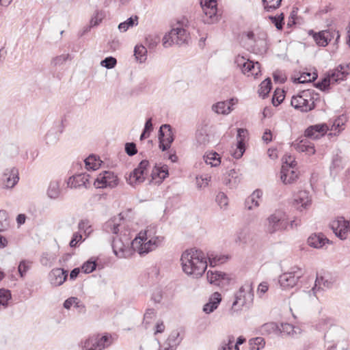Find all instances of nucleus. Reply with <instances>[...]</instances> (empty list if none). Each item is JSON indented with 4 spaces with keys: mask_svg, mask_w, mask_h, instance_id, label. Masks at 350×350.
Segmentation results:
<instances>
[{
    "mask_svg": "<svg viewBox=\"0 0 350 350\" xmlns=\"http://www.w3.org/2000/svg\"><path fill=\"white\" fill-rule=\"evenodd\" d=\"M134 55L137 61L144 62L147 59V49L143 45H137L134 49Z\"/></svg>",
    "mask_w": 350,
    "mask_h": 350,
    "instance_id": "40",
    "label": "nucleus"
},
{
    "mask_svg": "<svg viewBox=\"0 0 350 350\" xmlns=\"http://www.w3.org/2000/svg\"><path fill=\"white\" fill-rule=\"evenodd\" d=\"M118 184V178L113 172L104 171L100 173L95 180L94 185L98 188H113Z\"/></svg>",
    "mask_w": 350,
    "mask_h": 350,
    "instance_id": "12",
    "label": "nucleus"
},
{
    "mask_svg": "<svg viewBox=\"0 0 350 350\" xmlns=\"http://www.w3.org/2000/svg\"><path fill=\"white\" fill-rule=\"evenodd\" d=\"M47 196L52 200L57 199L61 195L60 181L51 180L46 191Z\"/></svg>",
    "mask_w": 350,
    "mask_h": 350,
    "instance_id": "30",
    "label": "nucleus"
},
{
    "mask_svg": "<svg viewBox=\"0 0 350 350\" xmlns=\"http://www.w3.org/2000/svg\"><path fill=\"white\" fill-rule=\"evenodd\" d=\"M123 220L124 217L122 214L120 213L118 215L115 216L106 221L103 226V230L106 232L117 234Z\"/></svg>",
    "mask_w": 350,
    "mask_h": 350,
    "instance_id": "22",
    "label": "nucleus"
},
{
    "mask_svg": "<svg viewBox=\"0 0 350 350\" xmlns=\"http://www.w3.org/2000/svg\"><path fill=\"white\" fill-rule=\"evenodd\" d=\"M160 42V38L157 34L148 35L146 38V44L149 49H154Z\"/></svg>",
    "mask_w": 350,
    "mask_h": 350,
    "instance_id": "50",
    "label": "nucleus"
},
{
    "mask_svg": "<svg viewBox=\"0 0 350 350\" xmlns=\"http://www.w3.org/2000/svg\"><path fill=\"white\" fill-rule=\"evenodd\" d=\"M10 299V291L4 288H0V305L6 308L8 306V302Z\"/></svg>",
    "mask_w": 350,
    "mask_h": 350,
    "instance_id": "48",
    "label": "nucleus"
},
{
    "mask_svg": "<svg viewBox=\"0 0 350 350\" xmlns=\"http://www.w3.org/2000/svg\"><path fill=\"white\" fill-rule=\"evenodd\" d=\"M90 176L88 174L82 173L70 176L68 181L67 185L70 188H79L84 186L88 187L87 183L89 180Z\"/></svg>",
    "mask_w": 350,
    "mask_h": 350,
    "instance_id": "25",
    "label": "nucleus"
},
{
    "mask_svg": "<svg viewBox=\"0 0 350 350\" xmlns=\"http://www.w3.org/2000/svg\"><path fill=\"white\" fill-rule=\"evenodd\" d=\"M174 139L171 126L170 124H163L159 131V148L163 151L168 150Z\"/></svg>",
    "mask_w": 350,
    "mask_h": 350,
    "instance_id": "13",
    "label": "nucleus"
},
{
    "mask_svg": "<svg viewBox=\"0 0 350 350\" xmlns=\"http://www.w3.org/2000/svg\"><path fill=\"white\" fill-rule=\"evenodd\" d=\"M247 130L245 129H239L237 130V148L232 153L235 159H240L245 152V142L247 137Z\"/></svg>",
    "mask_w": 350,
    "mask_h": 350,
    "instance_id": "18",
    "label": "nucleus"
},
{
    "mask_svg": "<svg viewBox=\"0 0 350 350\" xmlns=\"http://www.w3.org/2000/svg\"><path fill=\"white\" fill-rule=\"evenodd\" d=\"M180 261L183 271L193 278L201 277L207 268L206 258L201 250H187L183 253Z\"/></svg>",
    "mask_w": 350,
    "mask_h": 350,
    "instance_id": "1",
    "label": "nucleus"
},
{
    "mask_svg": "<svg viewBox=\"0 0 350 350\" xmlns=\"http://www.w3.org/2000/svg\"><path fill=\"white\" fill-rule=\"evenodd\" d=\"M311 203L309 193L306 191H299L295 195L293 204L300 211L306 208Z\"/></svg>",
    "mask_w": 350,
    "mask_h": 350,
    "instance_id": "23",
    "label": "nucleus"
},
{
    "mask_svg": "<svg viewBox=\"0 0 350 350\" xmlns=\"http://www.w3.org/2000/svg\"><path fill=\"white\" fill-rule=\"evenodd\" d=\"M268 283L267 282H262L258 285L257 293L260 296H261V295L265 293L268 291Z\"/></svg>",
    "mask_w": 350,
    "mask_h": 350,
    "instance_id": "62",
    "label": "nucleus"
},
{
    "mask_svg": "<svg viewBox=\"0 0 350 350\" xmlns=\"http://www.w3.org/2000/svg\"><path fill=\"white\" fill-rule=\"evenodd\" d=\"M84 162L88 170H96L100 166L102 161L95 155L91 154L84 160Z\"/></svg>",
    "mask_w": 350,
    "mask_h": 350,
    "instance_id": "37",
    "label": "nucleus"
},
{
    "mask_svg": "<svg viewBox=\"0 0 350 350\" xmlns=\"http://www.w3.org/2000/svg\"><path fill=\"white\" fill-rule=\"evenodd\" d=\"M283 160V165H288L292 166V167H295V165H297L294 158L291 156H285Z\"/></svg>",
    "mask_w": 350,
    "mask_h": 350,
    "instance_id": "64",
    "label": "nucleus"
},
{
    "mask_svg": "<svg viewBox=\"0 0 350 350\" xmlns=\"http://www.w3.org/2000/svg\"><path fill=\"white\" fill-rule=\"evenodd\" d=\"M344 68L342 65L338 66L336 69L331 70L328 73L331 82H338L342 81L346 77L347 73L343 70Z\"/></svg>",
    "mask_w": 350,
    "mask_h": 350,
    "instance_id": "32",
    "label": "nucleus"
},
{
    "mask_svg": "<svg viewBox=\"0 0 350 350\" xmlns=\"http://www.w3.org/2000/svg\"><path fill=\"white\" fill-rule=\"evenodd\" d=\"M288 221L286 213L281 211H277L267 219L265 224L266 231L269 234H273L277 231L287 230Z\"/></svg>",
    "mask_w": 350,
    "mask_h": 350,
    "instance_id": "5",
    "label": "nucleus"
},
{
    "mask_svg": "<svg viewBox=\"0 0 350 350\" xmlns=\"http://www.w3.org/2000/svg\"><path fill=\"white\" fill-rule=\"evenodd\" d=\"M154 233L151 228L141 231L131 242L132 247L143 256L161 246L164 241V237L154 236Z\"/></svg>",
    "mask_w": 350,
    "mask_h": 350,
    "instance_id": "2",
    "label": "nucleus"
},
{
    "mask_svg": "<svg viewBox=\"0 0 350 350\" xmlns=\"http://www.w3.org/2000/svg\"><path fill=\"white\" fill-rule=\"evenodd\" d=\"M305 271L298 267L293 266L290 269L279 277V283L284 289L291 288L295 286L299 280L303 277Z\"/></svg>",
    "mask_w": 350,
    "mask_h": 350,
    "instance_id": "7",
    "label": "nucleus"
},
{
    "mask_svg": "<svg viewBox=\"0 0 350 350\" xmlns=\"http://www.w3.org/2000/svg\"><path fill=\"white\" fill-rule=\"evenodd\" d=\"M261 332L263 334H275L279 335V325L274 322L265 323L261 327Z\"/></svg>",
    "mask_w": 350,
    "mask_h": 350,
    "instance_id": "36",
    "label": "nucleus"
},
{
    "mask_svg": "<svg viewBox=\"0 0 350 350\" xmlns=\"http://www.w3.org/2000/svg\"><path fill=\"white\" fill-rule=\"evenodd\" d=\"M279 329V334L282 336H294L297 334L295 327L290 323H281Z\"/></svg>",
    "mask_w": 350,
    "mask_h": 350,
    "instance_id": "41",
    "label": "nucleus"
},
{
    "mask_svg": "<svg viewBox=\"0 0 350 350\" xmlns=\"http://www.w3.org/2000/svg\"><path fill=\"white\" fill-rule=\"evenodd\" d=\"M250 350H260L264 347L265 340L262 337H256L250 340L249 341Z\"/></svg>",
    "mask_w": 350,
    "mask_h": 350,
    "instance_id": "44",
    "label": "nucleus"
},
{
    "mask_svg": "<svg viewBox=\"0 0 350 350\" xmlns=\"http://www.w3.org/2000/svg\"><path fill=\"white\" fill-rule=\"evenodd\" d=\"M149 161L142 160L138 166L130 174L127 181L130 185H134L143 183L148 173Z\"/></svg>",
    "mask_w": 350,
    "mask_h": 350,
    "instance_id": "8",
    "label": "nucleus"
},
{
    "mask_svg": "<svg viewBox=\"0 0 350 350\" xmlns=\"http://www.w3.org/2000/svg\"><path fill=\"white\" fill-rule=\"evenodd\" d=\"M298 178V174L295 167L288 165H282L280 172V179L285 185L294 183Z\"/></svg>",
    "mask_w": 350,
    "mask_h": 350,
    "instance_id": "20",
    "label": "nucleus"
},
{
    "mask_svg": "<svg viewBox=\"0 0 350 350\" xmlns=\"http://www.w3.org/2000/svg\"><path fill=\"white\" fill-rule=\"evenodd\" d=\"M203 159L206 164L211 165L212 167L218 166L221 163L220 157L216 152L206 153L203 157Z\"/></svg>",
    "mask_w": 350,
    "mask_h": 350,
    "instance_id": "34",
    "label": "nucleus"
},
{
    "mask_svg": "<svg viewBox=\"0 0 350 350\" xmlns=\"http://www.w3.org/2000/svg\"><path fill=\"white\" fill-rule=\"evenodd\" d=\"M69 54H62L53 57L51 61V65L53 67L60 66L65 64L69 58Z\"/></svg>",
    "mask_w": 350,
    "mask_h": 350,
    "instance_id": "47",
    "label": "nucleus"
},
{
    "mask_svg": "<svg viewBox=\"0 0 350 350\" xmlns=\"http://www.w3.org/2000/svg\"><path fill=\"white\" fill-rule=\"evenodd\" d=\"M78 228L83 231V233L88 237L93 231L92 225L88 219H82L78 224Z\"/></svg>",
    "mask_w": 350,
    "mask_h": 350,
    "instance_id": "42",
    "label": "nucleus"
},
{
    "mask_svg": "<svg viewBox=\"0 0 350 350\" xmlns=\"http://www.w3.org/2000/svg\"><path fill=\"white\" fill-rule=\"evenodd\" d=\"M138 16L135 15L132 16L125 21L121 23L118 25V29L121 32L126 31L129 28L137 26L138 25Z\"/></svg>",
    "mask_w": 350,
    "mask_h": 350,
    "instance_id": "35",
    "label": "nucleus"
},
{
    "mask_svg": "<svg viewBox=\"0 0 350 350\" xmlns=\"http://www.w3.org/2000/svg\"><path fill=\"white\" fill-rule=\"evenodd\" d=\"M318 96L313 90H305L293 96L291 104L295 109L306 113L315 108L314 102L318 99Z\"/></svg>",
    "mask_w": 350,
    "mask_h": 350,
    "instance_id": "4",
    "label": "nucleus"
},
{
    "mask_svg": "<svg viewBox=\"0 0 350 350\" xmlns=\"http://www.w3.org/2000/svg\"><path fill=\"white\" fill-rule=\"evenodd\" d=\"M331 83L330 78L327 75L326 77L323 79L321 81H319L315 84V86L320 90L325 91L328 88Z\"/></svg>",
    "mask_w": 350,
    "mask_h": 350,
    "instance_id": "57",
    "label": "nucleus"
},
{
    "mask_svg": "<svg viewBox=\"0 0 350 350\" xmlns=\"http://www.w3.org/2000/svg\"><path fill=\"white\" fill-rule=\"evenodd\" d=\"M317 78L316 73L313 74V76L309 72L303 73L299 78L295 79V82L299 83H304L307 82H312Z\"/></svg>",
    "mask_w": 350,
    "mask_h": 350,
    "instance_id": "49",
    "label": "nucleus"
},
{
    "mask_svg": "<svg viewBox=\"0 0 350 350\" xmlns=\"http://www.w3.org/2000/svg\"><path fill=\"white\" fill-rule=\"evenodd\" d=\"M265 9L270 12L272 10L278 8L282 2V0H262Z\"/></svg>",
    "mask_w": 350,
    "mask_h": 350,
    "instance_id": "51",
    "label": "nucleus"
},
{
    "mask_svg": "<svg viewBox=\"0 0 350 350\" xmlns=\"http://www.w3.org/2000/svg\"><path fill=\"white\" fill-rule=\"evenodd\" d=\"M105 13L102 10H96L90 20L92 27L97 26L105 18Z\"/></svg>",
    "mask_w": 350,
    "mask_h": 350,
    "instance_id": "45",
    "label": "nucleus"
},
{
    "mask_svg": "<svg viewBox=\"0 0 350 350\" xmlns=\"http://www.w3.org/2000/svg\"><path fill=\"white\" fill-rule=\"evenodd\" d=\"M82 241V235L78 232H75L73 234L69 245L71 247H75L79 243H81Z\"/></svg>",
    "mask_w": 350,
    "mask_h": 350,
    "instance_id": "61",
    "label": "nucleus"
},
{
    "mask_svg": "<svg viewBox=\"0 0 350 350\" xmlns=\"http://www.w3.org/2000/svg\"><path fill=\"white\" fill-rule=\"evenodd\" d=\"M215 200L221 208H226L228 204L227 196L224 192H219Z\"/></svg>",
    "mask_w": 350,
    "mask_h": 350,
    "instance_id": "53",
    "label": "nucleus"
},
{
    "mask_svg": "<svg viewBox=\"0 0 350 350\" xmlns=\"http://www.w3.org/2000/svg\"><path fill=\"white\" fill-rule=\"evenodd\" d=\"M327 281H324V279L322 276L319 277L317 276L315 280V284L314 287L312 288V291L315 293L317 290H319L321 288V285L323 284L324 286H326V284H327Z\"/></svg>",
    "mask_w": 350,
    "mask_h": 350,
    "instance_id": "60",
    "label": "nucleus"
},
{
    "mask_svg": "<svg viewBox=\"0 0 350 350\" xmlns=\"http://www.w3.org/2000/svg\"><path fill=\"white\" fill-rule=\"evenodd\" d=\"M254 299L252 283L244 284L235 295V299L230 310V314L234 315L241 311L243 307L249 308Z\"/></svg>",
    "mask_w": 350,
    "mask_h": 350,
    "instance_id": "3",
    "label": "nucleus"
},
{
    "mask_svg": "<svg viewBox=\"0 0 350 350\" xmlns=\"http://www.w3.org/2000/svg\"><path fill=\"white\" fill-rule=\"evenodd\" d=\"M293 146L297 151L305 152L309 155L315 153L314 144L308 142L306 139H301L299 143L293 144Z\"/></svg>",
    "mask_w": 350,
    "mask_h": 350,
    "instance_id": "31",
    "label": "nucleus"
},
{
    "mask_svg": "<svg viewBox=\"0 0 350 350\" xmlns=\"http://www.w3.org/2000/svg\"><path fill=\"white\" fill-rule=\"evenodd\" d=\"M208 258L211 267H215L217 265L222 264L227 259L224 256H214L213 254H208Z\"/></svg>",
    "mask_w": 350,
    "mask_h": 350,
    "instance_id": "46",
    "label": "nucleus"
},
{
    "mask_svg": "<svg viewBox=\"0 0 350 350\" xmlns=\"http://www.w3.org/2000/svg\"><path fill=\"white\" fill-rule=\"evenodd\" d=\"M68 276V273L63 269L56 268L53 269L49 274V280L50 283L55 286H58L62 285Z\"/></svg>",
    "mask_w": 350,
    "mask_h": 350,
    "instance_id": "21",
    "label": "nucleus"
},
{
    "mask_svg": "<svg viewBox=\"0 0 350 350\" xmlns=\"http://www.w3.org/2000/svg\"><path fill=\"white\" fill-rule=\"evenodd\" d=\"M284 99V92L280 89H277L274 92L272 97V103L274 106L279 105Z\"/></svg>",
    "mask_w": 350,
    "mask_h": 350,
    "instance_id": "52",
    "label": "nucleus"
},
{
    "mask_svg": "<svg viewBox=\"0 0 350 350\" xmlns=\"http://www.w3.org/2000/svg\"><path fill=\"white\" fill-rule=\"evenodd\" d=\"M111 343V337L105 335L100 338L92 337L87 339L83 345L85 350H102Z\"/></svg>",
    "mask_w": 350,
    "mask_h": 350,
    "instance_id": "11",
    "label": "nucleus"
},
{
    "mask_svg": "<svg viewBox=\"0 0 350 350\" xmlns=\"http://www.w3.org/2000/svg\"><path fill=\"white\" fill-rule=\"evenodd\" d=\"M221 301V294L215 292L210 297L208 302L206 303L203 308V311L206 314L213 312L217 308L218 305Z\"/></svg>",
    "mask_w": 350,
    "mask_h": 350,
    "instance_id": "27",
    "label": "nucleus"
},
{
    "mask_svg": "<svg viewBox=\"0 0 350 350\" xmlns=\"http://www.w3.org/2000/svg\"><path fill=\"white\" fill-rule=\"evenodd\" d=\"M206 278L211 284L221 287L228 284L230 280L228 274L219 271H208Z\"/></svg>",
    "mask_w": 350,
    "mask_h": 350,
    "instance_id": "16",
    "label": "nucleus"
},
{
    "mask_svg": "<svg viewBox=\"0 0 350 350\" xmlns=\"http://www.w3.org/2000/svg\"><path fill=\"white\" fill-rule=\"evenodd\" d=\"M130 241L123 242L121 239L115 238L112 241V249L116 256L119 258H126L129 254Z\"/></svg>",
    "mask_w": 350,
    "mask_h": 350,
    "instance_id": "17",
    "label": "nucleus"
},
{
    "mask_svg": "<svg viewBox=\"0 0 350 350\" xmlns=\"http://www.w3.org/2000/svg\"><path fill=\"white\" fill-rule=\"evenodd\" d=\"M117 61L115 57H107L101 61L100 65L108 69L113 68L116 65Z\"/></svg>",
    "mask_w": 350,
    "mask_h": 350,
    "instance_id": "54",
    "label": "nucleus"
},
{
    "mask_svg": "<svg viewBox=\"0 0 350 350\" xmlns=\"http://www.w3.org/2000/svg\"><path fill=\"white\" fill-rule=\"evenodd\" d=\"M196 140L200 146H205L209 142V137L205 129H201L196 131Z\"/></svg>",
    "mask_w": 350,
    "mask_h": 350,
    "instance_id": "39",
    "label": "nucleus"
},
{
    "mask_svg": "<svg viewBox=\"0 0 350 350\" xmlns=\"http://www.w3.org/2000/svg\"><path fill=\"white\" fill-rule=\"evenodd\" d=\"M271 90V81L269 78L264 80L259 86L258 94L259 96L265 98Z\"/></svg>",
    "mask_w": 350,
    "mask_h": 350,
    "instance_id": "38",
    "label": "nucleus"
},
{
    "mask_svg": "<svg viewBox=\"0 0 350 350\" xmlns=\"http://www.w3.org/2000/svg\"><path fill=\"white\" fill-rule=\"evenodd\" d=\"M269 19L271 21L273 24H274L277 29H282L284 23V15L283 13H281L277 16H269Z\"/></svg>",
    "mask_w": 350,
    "mask_h": 350,
    "instance_id": "43",
    "label": "nucleus"
},
{
    "mask_svg": "<svg viewBox=\"0 0 350 350\" xmlns=\"http://www.w3.org/2000/svg\"><path fill=\"white\" fill-rule=\"evenodd\" d=\"M125 152L129 156H133L137 152L136 145L133 142L126 143L125 144Z\"/></svg>",
    "mask_w": 350,
    "mask_h": 350,
    "instance_id": "59",
    "label": "nucleus"
},
{
    "mask_svg": "<svg viewBox=\"0 0 350 350\" xmlns=\"http://www.w3.org/2000/svg\"><path fill=\"white\" fill-rule=\"evenodd\" d=\"M310 34H312L315 42L317 45L321 46H327L335 36L336 42L340 38L339 32L335 30H324L318 33H314L313 31H310Z\"/></svg>",
    "mask_w": 350,
    "mask_h": 350,
    "instance_id": "15",
    "label": "nucleus"
},
{
    "mask_svg": "<svg viewBox=\"0 0 350 350\" xmlns=\"http://www.w3.org/2000/svg\"><path fill=\"white\" fill-rule=\"evenodd\" d=\"M341 162L342 158L338 154L334 155L332 161V167L336 168L340 167Z\"/></svg>",
    "mask_w": 350,
    "mask_h": 350,
    "instance_id": "63",
    "label": "nucleus"
},
{
    "mask_svg": "<svg viewBox=\"0 0 350 350\" xmlns=\"http://www.w3.org/2000/svg\"><path fill=\"white\" fill-rule=\"evenodd\" d=\"M18 172L15 167L6 169L2 178L5 188H12L18 183Z\"/></svg>",
    "mask_w": 350,
    "mask_h": 350,
    "instance_id": "24",
    "label": "nucleus"
},
{
    "mask_svg": "<svg viewBox=\"0 0 350 350\" xmlns=\"http://www.w3.org/2000/svg\"><path fill=\"white\" fill-rule=\"evenodd\" d=\"M96 267V262L95 261L88 260L85 262L81 269L82 271L85 273H90L93 272Z\"/></svg>",
    "mask_w": 350,
    "mask_h": 350,
    "instance_id": "55",
    "label": "nucleus"
},
{
    "mask_svg": "<svg viewBox=\"0 0 350 350\" xmlns=\"http://www.w3.org/2000/svg\"><path fill=\"white\" fill-rule=\"evenodd\" d=\"M235 63L239 67L242 72L245 75H257L260 72V64L254 62L249 59H245L243 56H238L235 59Z\"/></svg>",
    "mask_w": 350,
    "mask_h": 350,
    "instance_id": "14",
    "label": "nucleus"
},
{
    "mask_svg": "<svg viewBox=\"0 0 350 350\" xmlns=\"http://www.w3.org/2000/svg\"><path fill=\"white\" fill-rule=\"evenodd\" d=\"M308 243L310 246L314 248H322L325 243H332V241L322 234L311 235L308 239Z\"/></svg>",
    "mask_w": 350,
    "mask_h": 350,
    "instance_id": "28",
    "label": "nucleus"
},
{
    "mask_svg": "<svg viewBox=\"0 0 350 350\" xmlns=\"http://www.w3.org/2000/svg\"><path fill=\"white\" fill-rule=\"evenodd\" d=\"M262 192L260 189L255 190L245 202V208L248 210H252L255 207L259 206L258 200L261 198Z\"/></svg>",
    "mask_w": 350,
    "mask_h": 350,
    "instance_id": "29",
    "label": "nucleus"
},
{
    "mask_svg": "<svg viewBox=\"0 0 350 350\" xmlns=\"http://www.w3.org/2000/svg\"><path fill=\"white\" fill-rule=\"evenodd\" d=\"M168 167L167 165H163L161 167L155 166L151 173L152 179L159 178L160 182L164 180L168 176Z\"/></svg>",
    "mask_w": 350,
    "mask_h": 350,
    "instance_id": "33",
    "label": "nucleus"
},
{
    "mask_svg": "<svg viewBox=\"0 0 350 350\" xmlns=\"http://www.w3.org/2000/svg\"><path fill=\"white\" fill-rule=\"evenodd\" d=\"M31 262L27 260H22L18 267V272L21 277H23L26 272L29 269Z\"/></svg>",
    "mask_w": 350,
    "mask_h": 350,
    "instance_id": "58",
    "label": "nucleus"
},
{
    "mask_svg": "<svg viewBox=\"0 0 350 350\" xmlns=\"http://www.w3.org/2000/svg\"><path fill=\"white\" fill-rule=\"evenodd\" d=\"M201 6L205 14V18H203L204 23L211 24L218 20L216 0H202Z\"/></svg>",
    "mask_w": 350,
    "mask_h": 350,
    "instance_id": "10",
    "label": "nucleus"
},
{
    "mask_svg": "<svg viewBox=\"0 0 350 350\" xmlns=\"http://www.w3.org/2000/svg\"><path fill=\"white\" fill-rule=\"evenodd\" d=\"M329 129L327 124H319L309 126L305 131V137L313 139L323 136Z\"/></svg>",
    "mask_w": 350,
    "mask_h": 350,
    "instance_id": "19",
    "label": "nucleus"
},
{
    "mask_svg": "<svg viewBox=\"0 0 350 350\" xmlns=\"http://www.w3.org/2000/svg\"><path fill=\"white\" fill-rule=\"evenodd\" d=\"M189 38L187 31L178 25V27H173L168 33L164 36L163 45L165 48H168L174 44L177 45L187 44Z\"/></svg>",
    "mask_w": 350,
    "mask_h": 350,
    "instance_id": "6",
    "label": "nucleus"
},
{
    "mask_svg": "<svg viewBox=\"0 0 350 350\" xmlns=\"http://www.w3.org/2000/svg\"><path fill=\"white\" fill-rule=\"evenodd\" d=\"M237 103V99L234 98L218 102L212 106V109L217 113L228 114L232 110V107Z\"/></svg>",
    "mask_w": 350,
    "mask_h": 350,
    "instance_id": "26",
    "label": "nucleus"
},
{
    "mask_svg": "<svg viewBox=\"0 0 350 350\" xmlns=\"http://www.w3.org/2000/svg\"><path fill=\"white\" fill-rule=\"evenodd\" d=\"M211 177L208 175L201 176L200 178L197 177V185L198 187L202 188L208 185V182L211 181Z\"/></svg>",
    "mask_w": 350,
    "mask_h": 350,
    "instance_id": "56",
    "label": "nucleus"
},
{
    "mask_svg": "<svg viewBox=\"0 0 350 350\" xmlns=\"http://www.w3.org/2000/svg\"><path fill=\"white\" fill-rule=\"evenodd\" d=\"M329 226L335 235L341 240L347 239L350 234L349 222L343 217L333 220Z\"/></svg>",
    "mask_w": 350,
    "mask_h": 350,
    "instance_id": "9",
    "label": "nucleus"
}]
</instances>
